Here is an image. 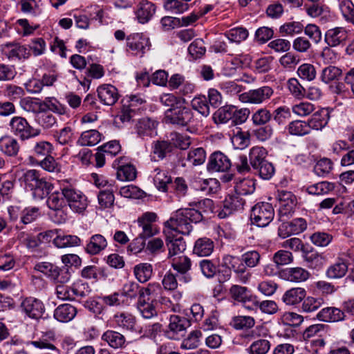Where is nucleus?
Wrapping results in <instances>:
<instances>
[{
	"instance_id": "9d476101",
	"label": "nucleus",
	"mask_w": 354,
	"mask_h": 354,
	"mask_svg": "<svg viewBox=\"0 0 354 354\" xmlns=\"http://www.w3.org/2000/svg\"><path fill=\"white\" fill-rule=\"evenodd\" d=\"M157 215L153 212H145L136 221L140 230L138 235L146 239L158 233L156 225L153 224L156 221Z\"/></svg>"
},
{
	"instance_id": "bf43d9fd",
	"label": "nucleus",
	"mask_w": 354,
	"mask_h": 354,
	"mask_svg": "<svg viewBox=\"0 0 354 354\" xmlns=\"http://www.w3.org/2000/svg\"><path fill=\"white\" fill-rule=\"evenodd\" d=\"M233 145L236 149H243L250 144V134L248 132L238 131L231 138Z\"/></svg>"
},
{
	"instance_id": "603ef678",
	"label": "nucleus",
	"mask_w": 354,
	"mask_h": 354,
	"mask_svg": "<svg viewBox=\"0 0 354 354\" xmlns=\"http://www.w3.org/2000/svg\"><path fill=\"white\" fill-rule=\"evenodd\" d=\"M233 106H223L219 108L214 113L213 118L216 123H226L232 120Z\"/></svg>"
},
{
	"instance_id": "ea45409f",
	"label": "nucleus",
	"mask_w": 354,
	"mask_h": 354,
	"mask_svg": "<svg viewBox=\"0 0 354 354\" xmlns=\"http://www.w3.org/2000/svg\"><path fill=\"white\" fill-rule=\"evenodd\" d=\"M255 190V183L252 179L244 178L237 182L234 191L239 196H245L252 194Z\"/></svg>"
},
{
	"instance_id": "6ab92c4d",
	"label": "nucleus",
	"mask_w": 354,
	"mask_h": 354,
	"mask_svg": "<svg viewBox=\"0 0 354 354\" xmlns=\"http://www.w3.org/2000/svg\"><path fill=\"white\" fill-rule=\"evenodd\" d=\"M20 150L18 140L9 135L0 138V152L9 157H15Z\"/></svg>"
},
{
	"instance_id": "cd10ccee",
	"label": "nucleus",
	"mask_w": 354,
	"mask_h": 354,
	"mask_svg": "<svg viewBox=\"0 0 354 354\" xmlns=\"http://www.w3.org/2000/svg\"><path fill=\"white\" fill-rule=\"evenodd\" d=\"M77 314V309L73 306L65 304L59 305L54 311V317L60 322H68Z\"/></svg>"
},
{
	"instance_id": "7c9ffc66",
	"label": "nucleus",
	"mask_w": 354,
	"mask_h": 354,
	"mask_svg": "<svg viewBox=\"0 0 354 354\" xmlns=\"http://www.w3.org/2000/svg\"><path fill=\"white\" fill-rule=\"evenodd\" d=\"M328 122V113L325 109H322L314 113L308 120L307 124L311 129L320 130L323 129Z\"/></svg>"
},
{
	"instance_id": "680f3d73",
	"label": "nucleus",
	"mask_w": 354,
	"mask_h": 354,
	"mask_svg": "<svg viewBox=\"0 0 354 354\" xmlns=\"http://www.w3.org/2000/svg\"><path fill=\"white\" fill-rule=\"evenodd\" d=\"M324 304L322 298H315L313 297H307L303 300L302 310L306 313H312L319 309Z\"/></svg>"
},
{
	"instance_id": "412c9836",
	"label": "nucleus",
	"mask_w": 354,
	"mask_h": 354,
	"mask_svg": "<svg viewBox=\"0 0 354 354\" xmlns=\"http://www.w3.org/2000/svg\"><path fill=\"white\" fill-rule=\"evenodd\" d=\"M158 122L149 118L139 120L136 124V130L138 136L142 138L152 137L156 133Z\"/></svg>"
},
{
	"instance_id": "8fccbe9b",
	"label": "nucleus",
	"mask_w": 354,
	"mask_h": 354,
	"mask_svg": "<svg viewBox=\"0 0 354 354\" xmlns=\"http://www.w3.org/2000/svg\"><path fill=\"white\" fill-rule=\"evenodd\" d=\"M153 302L138 299V309L143 318L151 319L157 315V311Z\"/></svg>"
},
{
	"instance_id": "bb28decb",
	"label": "nucleus",
	"mask_w": 354,
	"mask_h": 354,
	"mask_svg": "<svg viewBox=\"0 0 354 354\" xmlns=\"http://www.w3.org/2000/svg\"><path fill=\"white\" fill-rule=\"evenodd\" d=\"M175 234L172 233L170 234V238L167 237V245L168 248V257L173 258L175 257L180 256L186 250V243L182 237L174 239Z\"/></svg>"
},
{
	"instance_id": "2eb2a0df",
	"label": "nucleus",
	"mask_w": 354,
	"mask_h": 354,
	"mask_svg": "<svg viewBox=\"0 0 354 354\" xmlns=\"http://www.w3.org/2000/svg\"><path fill=\"white\" fill-rule=\"evenodd\" d=\"M21 307L23 311L30 318L38 319L44 312L43 303L35 298H26L21 303Z\"/></svg>"
},
{
	"instance_id": "b1692460",
	"label": "nucleus",
	"mask_w": 354,
	"mask_h": 354,
	"mask_svg": "<svg viewBox=\"0 0 354 354\" xmlns=\"http://www.w3.org/2000/svg\"><path fill=\"white\" fill-rule=\"evenodd\" d=\"M318 319L325 322H337L344 319V312L335 307L322 309L317 315Z\"/></svg>"
},
{
	"instance_id": "4468645a",
	"label": "nucleus",
	"mask_w": 354,
	"mask_h": 354,
	"mask_svg": "<svg viewBox=\"0 0 354 354\" xmlns=\"http://www.w3.org/2000/svg\"><path fill=\"white\" fill-rule=\"evenodd\" d=\"M277 199L280 214L287 216L294 212L297 199L292 192L284 190L278 191Z\"/></svg>"
},
{
	"instance_id": "f03ea898",
	"label": "nucleus",
	"mask_w": 354,
	"mask_h": 354,
	"mask_svg": "<svg viewBox=\"0 0 354 354\" xmlns=\"http://www.w3.org/2000/svg\"><path fill=\"white\" fill-rule=\"evenodd\" d=\"M19 181L32 192L35 198L42 199L53 189V185L41 176L39 171L29 169L23 172Z\"/></svg>"
},
{
	"instance_id": "5fc2aeb1",
	"label": "nucleus",
	"mask_w": 354,
	"mask_h": 354,
	"mask_svg": "<svg viewBox=\"0 0 354 354\" xmlns=\"http://www.w3.org/2000/svg\"><path fill=\"white\" fill-rule=\"evenodd\" d=\"M342 75V70L335 66H328L322 70L321 79L326 84L337 80Z\"/></svg>"
},
{
	"instance_id": "aec40b11",
	"label": "nucleus",
	"mask_w": 354,
	"mask_h": 354,
	"mask_svg": "<svg viewBox=\"0 0 354 354\" xmlns=\"http://www.w3.org/2000/svg\"><path fill=\"white\" fill-rule=\"evenodd\" d=\"M2 51L9 59H26L30 55V50L27 48L19 44L13 43L4 44L2 47Z\"/></svg>"
},
{
	"instance_id": "473e14b6",
	"label": "nucleus",
	"mask_w": 354,
	"mask_h": 354,
	"mask_svg": "<svg viewBox=\"0 0 354 354\" xmlns=\"http://www.w3.org/2000/svg\"><path fill=\"white\" fill-rule=\"evenodd\" d=\"M282 274L285 279L292 282L303 281L309 277L308 272L299 267L287 268L283 271Z\"/></svg>"
},
{
	"instance_id": "72a5a7b5",
	"label": "nucleus",
	"mask_w": 354,
	"mask_h": 354,
	"mask_svg": "<svg viewBox=\"0 0 354 354\" xmlns=\"http://www.w3.org/2000/svg\"><path fill=\"white\" fill-rule=\"evenodd\" d=\"M124 158H120V159H117L115 160V162H118V171H117V177L120 180H133L136 177V168L131 165H120L121 160H122Z\"/></svg>"
},
{
	"instance_id": "c756f323",
	"label": "nucleus",
	"mask_w": 354,
	"mask_h": 354,
	"mask_svg": "<svg viewBox=\"0 0 354 354\" xmlns=\"http://www.w3.org/2000/svg\"><path fill=\"white\" fill-rule=\"evenodd\" d=\"M214 248V242L209 238H200L195 242L193 252L199 257L210 255Z\"/></svg>"
},
{
	"instance_id": "69168bd1",
	"label": "nucleus",
	"mask_w": 354,
	"mask_h": 354,
	"mask_svg": "<svg viewBox=\"0 0 354 354\" xmlns=\"http://www.w3.org/2000/svg\"><path fill=\"white\" fill-rule=\"evenodd\" d=\"M297 74L303 80L312 81L316 77V70L313 64L305 63L299 66Z\"/></svg>"
},
{
	"instance_id": "0e129e2a",
	"label": "nucleus",
	"mask_w": 354,
	"mask_h": 354,
	"mask_svg": "<svg viewBox=\"0 0 354 354\" xmlns=\"http://www.w3.org/2000/svg\"><path fill=\"white\" fill-rule=\"evenodd\" d=\"M280 64L286 69L292 70L299 63L298 55L291 52H287L279 59Z\"/></svg>"
},
{
	"instance_id": "4be33fe9",
	"label": "nucleus",
	"mask_w": 354,
	"mask_h": 354,
	"mask_svg": "<svg viewBox=\"0 0 354 354\" xmlns=\"http://www.w3.org/2000/svg\"><path fill=\"white\" fill-rule=\"evenodd\" d=\"M108 245L106 238L100 234L91 236L85 247V251L91 255H96L104 250Z\"/></svg>"
},
{
	"instance_id": "f257e3e1",
	"label": "nucleus",
	"mask_w": 354,
	"mask_h": 354,
	"mask_svg": "<svg viewBox=\"0 0 354 354\" xmlns=\"http://www.w3.org/2000/svg\"><path fill=\"white\" fill-rule=\"evenodd\" d=\"M203 219L201 212L194 208L180 209L165 223L163 232L168 239L172 233L189 234L192 230V223Z\"/></svg>"
},
{
	"instance_id": "c85d7f7f",
	"label": "nucleus",
	"mask_w": 354,
	"mask_h": 354,
	"mask_svg": "<svg viewBox=\"0 0 354 354\" xmlns=\"http://www.w3.org/2000/svg\"><path fill=\"white\" fill-rule=\"evenodd\" d=\"M102 339L113 348H122L126 346V338L119 332L109 330L102 336Z\"/></svg>"
},
{
	"instance_id": "6e6d98bb",
	"label": "nucleus",
	"mask_w": 354,
	"mask_h": 354,
	"mask_svg": "<svg viewBox=\"0 0 354 354\" xmlns=\"http://www.w3.org/2000/svg\"><path fill=\"white\" fill-rule=\"evenodd\" d=\"M42 106H45L48 110L59 115H64L67 113V109L62 105L55 97H46L42 102Z\"/></svg>"
},
{
	"instance_id": "20e7f679",
	"label": "nucleus",
	"mask_w": 354,
	"mask_h": 354,
	"mask_svg": "<svg viewBox=\"0 0 354 354\" xmlns=\"http://www.w3.org/2000/svg\"><path fill=\"white\" fill-rule=\"evenodd\" d=\"M193 113L190 109L180 104L165 111L164 120L165 123L178 126H187L192 121Z\"/></svg>"
},
{
	"instance_id": "f3484780",
	"label": "nucleus",
	"mask_w": 354,
	"mask_h": 354,
	"mask_svg": "<svg viewBox=\"0 0 354 354\" xmlns=\"http://www.w3.org/2000/svg\"><path fill=\"white\" fill-rule=\"evenodd\" d=\"M189 326L187 319L178 315H171L169 320L167 336L171 339H176L180 333L185 332Z\"/></svg>"
},
{
	"instance_id": "09e8293b",
	"label": "nucleus",
	"mask_w": 354,
	"mask_h": 354,
	"mask_svg": "<svg viewBox=\"0 0 354 354\" xmlns=\"http://www.w3.org/2000/svg\"><path fill=\"white\" fill-rule=\"evenodd\" d=\"M272 117V114L269 110L261 108L252 115V121L255 126H263L270 122Z\"/></svg>"
},
{
	"instance_id": "a19ab883",
	"label": "nucleus",
	"mask_w": 354,
	"mask_h": 354,
	"mask_svg": "<svg viewBox=\"0 0 354 354\" xmlns=\"http://www.w3.org/2000/svg\"><path fill=\"white\" fill-rule=\"evenodd\" d=\"M161 288L158 283H149L147 287L141 288L138 299L148 301H153L159 294Z\"/></svg>"
},
{
	"instance_id": "a211bd4d",
	"label": "nucleus",
	"mask_w": 354,
	"mask_h": 354,
	"mask_svg": "<svg viewBox=\"0 0 354 354\" xmlns=\"http://www.w3.org/2000/svg\"><path fill=\"white\" fill-rule=\"evenodd\" d=\"M100 102L106 106L113 105L119 99L118 89L111 84H103L97 88Z\"/></svg>"
},
{
	"instance_id": "37998d69",
	"label": "nucleus",
	"mask_w": 354,
	"mask_h": 354,
	"mask_svg": "<svg viewBox=\"0 0 354 354\" xmlns=\"http://www.w3.org/2000/svg\"><path fill=\"white\" fill-rule=\"evenodd\" d=\"M154 172H156V174L153 180L156 187L160 191L167 192V185L171 183V176H168L166 171H161L159 168L155 169Z\"/></svg>"
},
{
	"instance_id": "a878e982",
	"label": "nucleus",
	"mask_w": 354,
	"mask_h": 354,
	"mask_svg": "<svg viewBox=\"0 0 354 354\" xmlns=\"http://www.w3.org/2000/svg\"><path fill=\"white\" fill-rule=\"evenodd\" d=\"M348 271V262L339 258L330 265L326 272V275L330 279H337L344 277Z\"/></svg>"
},
{
	"instance_id": "2f4dec72",
	"label": "nucleus",
	"mask_w": 354,
	"mask_h": 354,
	"mask_svg": "<svg viewBox=\"0 0 354 354\" xmlns=\"http://www.w3.org/2000/svg\"><path fill=\"white\" fill-rule=\"evenodd\" d=\"M155 6L151 2L145 1L140 3L136 12L138 20L141 24L147 23L155 13Z\"/></svg>"
},
{
	"instance_id": "338daca9",
	"label": "nucleus",
	"mask_w": 354,
	"mask_h": 354,
	"mask_svg": "<svg viewBox=\"0 0 354 354\" xmlns=\"http://www.w3.org/2000/svg\"><path fill=\"white\" fill-rule=\"evenodd\" d=\"M205 151L201 147L190 150L187 155L188 161L194 165H202L205 162Z\"/></svg>"
},
{
	"instance_id": "052dcab7",
	"label": "nucleus",
	"mask_w": 354,
	"mask_h": 354,
	"mask_svg": "<svg viewBox=\"0 0 354 354\" xmlns=\"http://www.w3.org/2000/svg\"><path fill=\"white\" fill-rule=\"evenodd\" d=\"M43 169L48 172H59L61 165L51 156H46L42 160L37 162Z\"/></svg>"
},
{
	"instance_id": "6e6552de",
	"label": "nucleus",
	"mask_w": 354,
	"mask_h": 354,
	"mask_svg": "<svg viewBox=\"0 0 354 354\" xmlns=\"http://www.w3.org/2000/svg\"><path fill=\"white\" fill-rule=\"evenodd\" d=\"M273 93L274 91L271 87L264 86L239 94V100L243 103L260 104L268 100Z\"/></svg>"
},
{
	"instance_id": "7ed1b4c3",
	"label": "nucleus",
	"mask_w": 354,
	"mask_h": 354,
	"mask_svg": "<svg viewBox=\"0 0 354 354\" xmlns=\"http://www.w3.org/2000/svg\"><path fill=\"white\" fill-rule=\"evenodd\" d=\"M10 131L21 140H26L40 134V130L34 129L26 120L21 116H15L9 122Z\"/></svg>"
},
{
	"instance_id": "3c124183",
	"label": "nucleus",
	"mask_w": 354,
	"mask_h": 354,
	"mask_svg": "<svg viewBox=\"0 0 354 354\" xmlns=\"http://www.w3.org/2000/svg\"><path fill=\"white\" fill-rule=\"evenodd\" d=\"M22 109L27 112L38 113L42 111V102L30 97L22 98L19 102Z\"/></svg>"
},
{
	"instance_id": "e2e57ef3",
	"label": "nucleus",
	"mask_w": 354,
	"mask_h": 354,
	"mask_svg": "<svg viewBox=\"0 0 354 354\" xmlns=\"http://www.w3.org/2000/svg\"><path fill=\"white\" fill-rule=\"evenodd\" d=\"M270 347V342L264 338L254 341L250 346V354H266Z\"/></svg>"
},
{
	"instance_id": "79ce46f5",
	"label": "nucleus",
	"mask_w": 354,
	"mask_h": 354,
	"mask_svg": "<svg viewBox=\"0 0 354 354\" xmlns=\"http://www.w3.org/2000/svg\"><path fill=\"white\" fill-rule=\"evenodd\" d=\"M201 337V331L193 330L182 341L180 348L185 350L194 349L200 345Z\"/></svg>"
},
{
	"instance_id": "49530a36",
	"label": "nucleus",
	"mask_w": 354,
	"mask_h": 354,
	"mask_svg": "<svg viewBox=\"0 0 354 354\" xmlns=\"http://www.w3.org/2000/svg\"><path fill=\"white\" fill-rule=\"evenodd\" d=\"M232 326L237 330H247L255 324L254 319L251 316H236L232 318Z\"/></svg>"
},
{
	"instance_id": "5701e85b",
	"label": "nucleus",
	"mask_w": 354,
	"mask_h": 354,
	"mask_svg": "<svg viewBox=\"0 0 354 354\" xmlns=\"http://www.w3.org/2000/svg\"><path fill=\"white\" fill-rule=\"evenodd\" d=\"M348 33L345 28L336 27L327 30L325 41L330 47L337 46L347 39Z\"/></svg>"
},
{
	"instance_id": "4c0bfd02",
	"label": "nucleus",
	"mask_w": 354,
	"mask_h": 354,
	"mask_svg": "<svg viewBox=\"0 0 354 354\" xmlns=\"http://www.w3.org/2000/svg\"><path fill=\"white\" fill-rule=\"evenodd\" d=\"M192 266L190 259L185 255L171 258V267L180 274L187 273Z\"/></svg>"
},
{
	"instance_id": "0eeeda50",
	"label": "nucleus",
	"mask_w": 354,
	"mask_h": 354,
	"mask_svg": "<svg viewBox=\"0 0 354 354\" xmlns=\"http://www.w3.org/2000/svg\"><path fill=\"white\" fill-rule=\"evenodd\" d=\"M221 266L234 271L239 281L246 283L251 277V273L247 271L242 263L241 257L230 254L224 255Z\"/></svg>"
},
{
	"instance_id": "f8f14e48",
	"label": "nucleus",
	"mask_w": 354,
	"mask_h": 354,
	"mask_svg": "<svg viewBox=\"0 0 354 354\" xmlns=\"http://www.w3.org/2000/svg\"><path fill=\"white\" fill-rule=\"evenodd\" d=\"M113 322L116 327L122 330L141 332L138 326L136 317L129 313L120 312L115 313L113 317Z\"/></svg>"
},
{
	"instance_id": "58836bf2",
	"label": "nucleus",
	"mask_w": 354,
	"mask_h": 354,
	"mask_svg": "<svg viewBox=\"0 0 354 354\" xmlns=\"http://www.w3.org/2000/svg\"><path fill=\"white\" fill-rule=\"evenodd\" d=\"M80 243V239L75 235H57L54 239V244L59 248L77 246Z\"/></svg>"
},
{
	"instance_id": "1a4fd4ad",
	"label": "nucleus",
	"mask_w": 354,
	"mask_h": 354,
	"mask_svg": "<svg viewBox=\"0 0 354 354\" xmlns=\"http://www.w3.org/2000/svg\"><path fill=\"white\" fill-rule=\"evenodd\" d=\"M62 191L63 196L74 212L80 213L86 209L88 205L87 198L82 192L71 187H64Z\"/></svg>"
},
{
	"instance_id": "9b49d317",
	"label": "nucleus",
	"mask_w": 354,
	"mask_h": 354,
	"mask_svg": "<svg viewBox=\"0 0 354 354\" xmlns=\"http://www.w3.org/2000/svg\"><path fill=\"white\" fill-rule=\"evenodd\" d=\"M126 39L127 47L133 55L142 56L149 49V39L142 34L133 33Z\"/></svg>"
},
{
	"instance_id": "a18cd8bd",
	"label": "nucleus",
	"mask_w": 354,
	"mask_h": 354,
	"mask_svg": "<svg viewBox=\"0 0 354 354\" xmlns=\"http://www.w3.org/2000/svg\"><path fill=\"white\" fill-rule=\"evenodd\" d=\"M288 131L291 135L303 136L310 133V127L306 122L295 120L288 124Z\"/></svg>"
},
{
	"instance_id": "13d9d810",
	"label": "nucleus",
	"mask_w": 354,
	"mask_h": 354,
	"mask_svg": "<svg viewBox=\"0 0 354 354\" xmlns=\"http://www.w3.org/2000/svg\"><path fill=\"white\" fill-rule=\"evenodd\" d=\"M261 255L256 250H250L245 252L241 255L242 263L245 266V268H254L260 261Z\"/></svg>"
},
{
	"instance_id": "dca6fc26",
	"label": "nucleus",
	"mask_w": 354,
	"mask_h": 354,
	"mask_svg": "<svg viewBox=\"0 0 354 354\" xmlns=\"http://www.w3.org/2000/svg\"><path fill=\"white\" fill-rule=\"evenodd\" d=\"M231 167L230 159L220 151L213 153L209 157L207 169L211 171H226Z\"/></svg>"
},
{
	"instance_id": "864d4df0",
	"label": "nucleus",
	"mask_w": 354,
	"mask_h": 354,
	"mask_svg": "<svg viewBox=\"0 0 354 354\" xmlns=\"http://www.w3.org/2000/svg\"><path fill=\"white\" fill-rule=\"evenodd\" d=\"M62 196V194H61L58 192L52 193L46 201L48 207L58 213L63 214L62 208L64 205V201Z\"/></svg>"
},
{
	"instance_id": "774afa93",
	"label": "nucleus",
	"mask_w": 354,
	"mask_h": 354,
	"mask_svg": "<svg viewBox=\"0 0 354 354\" xmlns=\"http://www.w3.org/2000/svg\"><path fill=\"white\" fill-rule=\"evenodd\" d=\"M225 35L231 42L240 43L248 37V32L244 28H236L231 29Z\"/></svg>"
},
{
	"instance_id": "39448f33",
	"label": "nucleus",
	"mask_w": 354,
	"mask_h": 354,
	"mask_svg": "<svg viewBox=\"0 0 354 354\" xmlns=\"http://www.w3.org/2000/svg\"><path fill=\"white\" fill-rule=\"evenodd\" d=\"M274 212L272 206L268 203L255 205L251 211L250 218L252 223L259 227L267 226L273 219Z\"/></svg>"
},
{
	"instance_id": "f704fd0d",
	"label": "nucleus",
	"mask_w": 354,
	"mask_h": 354,
	"mask_svg": "<svg viewBox=\"0 0 354 354\" xmlns=\"http://www.w3.org/2000/svg\"><path fill=\"white\" fill-rule=\"evenodd\" d=\"M133 273L138 281L145 283L152 275V266L148 263H139L134 267Z\"/></svg>"
},
{
	"instance_id": "e433bc0d",
	"label": "nucleus",
	"mask_w": 354,
	"mask_h": 354,
	"mask_svg": "<svg viewBox=\"0 0 354 354\" xmlns=\"http://www.w3.org/2000/svg\"><path fill=\"white\" fill-rule=\"evenodd\" d=\"M229 292L234 300L241 303H246L250 301L252 298L248 288L239 285L232 286Z\"/></svg>"
},
{
	"instance_id": "4d7b16f0",
	"label": "nucleus",
	"mask_w": 354,
	"mask_h": 354,
	"mask_svg": "<svg viewBox=\"0 0 354 354\" xmlns=\"http://www.w3.org/2000/svg\"><path fill=\"white\" fill-rule=\"evenodd\" d=\"M39 209L35 207H29L21 211L20 221L22 223L27 225L35 221L39 216Z\"/></svg>"
},
{
	"instance_id": "de8ad7c7",
	"label": "nucleus",
	"mask_w": 354,
	"mask_h": 354,
	"mask_svg": "<svg viewBox=\"0 0 354 354\" xmlns=\"http://www.w3.org/2000/svg\"><path fill=\"white\" fill-rule=\"evenodd\" d=\"M152 148L154 156L162 160L172 151L173 147L169 142L162 140L154 142Z\"/></svg>"
},
{
	"instance_id": "c03bdc74",
	"label": "nucleus",
	"mask_w": 354,
	"mask_h": 354,
	"mask_svg": "<svg viewBox=\"0 0 354 354\" xmlns=\"http://www.w3.org/2000/svg\"><path fill=\"white\" fill-rule=\"evenodd\" d=\"M266 151L262 147H252L249 153L250 162L252 168H255L259 166L263 161H267L266 160Z\"/></svg>"
},
{
	"instance_id": "ddd939ff",
	"label": "nucleus",
	"mask_w": 354,
	"mask_h": 354,
	"mask_svg": "<svg viewBox=\"0 0 354 354\" xmlns=\"http://www.w3.org/2000/svg\"><path fill=\"white\" fill-rule=\"evenodd\" d=\"M244 205L245 200L236 194L228 196L225 199L223 208L218 212V216L220 218H225L235 212L242 210Z\"/></svg>"
},
{
	"instance_id": "393cba45",
	"label": "nucleus",
	"mask_w": 354,
	"mask_h": 354,
	"mask_svg": "<svg viewBox=\"0 0 354 354\" xmlns=\"http://www.w3.org/2000/svg\"><path fill=\"white\" fill-rule=\"evenodd\" d=\"M306 291L304 288L297 287L286 290L283 297L282 301L288 306H297L306 297Z\"/></svg>"
},
{
	"instance_id": "c9c22d12",
	"label": "nucleus",
	"mask_w": 354,
	"mask_h": 354,
	"mask_svg": "<svg viewBox=\"0 0 354 354\" xmlns=\"http://www.w3.org/2000/svg\"><path fill=\"white\" fill-rule=\"evenodd\" d=\"M101 134L97 130H88L84 131L77 140V144L81 146H94L101 140Z\"/></svg>"
},
{
	"instance_id": "423d86ee",
	"label": "nucleus",
	"mask_w": 354,
	"mask_h": 354,
	"mask_svg": "<svg viewBox=\"0 0 354 354\" xmlns=\"http://www.w3.org/2000/svg\"><path fill=\"white\" fill-rule=\"evenodd\" d=\"M35 269L56 283H65L71 278V274L66 270L48 262L39 263L35 266Z\"/></svg>"
}]
</instances>
